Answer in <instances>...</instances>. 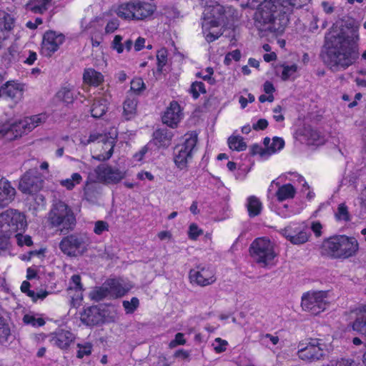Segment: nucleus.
I'll return each mask as SVG.
<instances>
[{
  "label": "nucleus",
  "mask_w": 366,
  "mask_h": 366,
  "mask_svg": "<svg viewBox=\"0 0 366 366\" xmlns=\"http://www.w3.org/2000/svg\"><path fill=\"white\" fill-rule=\"evenodd\" d=\"M109 295V290L104 282L102 286L96 287L93 291H92L89 296L92 300L99 302L107 297Z\"/></svg>",
  "instance_id": "obj_36"
},
{
  "label": "nucleus",
  "mask_w": 366,
  "mask_h": 366,
  "mask_svg": "<svg viewBox=\"0 0 366 366\" xmlns=\"http://www.w3.org/2000/svg\"><path fill=\"white\" fill-rule=\"evenodd\" d=\"M249 252L254 260L263 267H267L276 256L272 243L264 237L254 239L250 244Z\"/></svg>",
  "instance_id": "obj_7"
},
{
  "label": "nucleus",
  "mask_w": 366,
  "mask_h": 366,
  "mask_svg": "<svg viewBox=\"0 0 366 366\" xmlns=\"http://www.w3.org/2000/svg\"><path fill=\"white\" fill-rule=\"evenodd\" d=\"M16 189L7 180L0 179V208L8 206L14 199Z\"/></svg>",
  "instance_id": "obj_18"
},
{
  "label": "nucleus",
  "mask_w": 366,
  "mask_h": 366,
  "mask_svg": "<svg viewBox=\"0 0 366 366\" xmlns=\"http://www.w3.org/2000/svg\"><path fill=\"white\" fill-rule=\"evenodd\" d=\"M189 278L192 282H195L202 287L209 285L216 280L213 272L205 268H202L199 271L191 269Z\"/></svg>",
  "instance_id": "obj_17"
},
{
  "label": "nucleus",
  "mask_w": 366,
  "mask_h": 366,
  "mask_svg": "<svg viewBox=\"0 0 366 366\" xmlns=\"http://www.w3.org/2000/svg\"><path fill=\"white\" fill-rule=\"evenodd\" d=\"M6 136L11 134L13 137H9L8 139H12L21 137L23 134L29 132V124L27 123L26 119L19 120L18 122H7L2 124Z\"/></svg>",
  "instance_id": "obj_16"
},
{
  "label": "nucleus",
  "mask_w": 366,
  "mask_h": 366,
  "mask_svg": "<svg viewBox=\"0 0 366 366\" xmlns=\"http://www.w3.org/2000/svg\"><path fill=\"white\" fill-rule=\"evenodd\" d=\"M64 40V36L62 34H57L55 31H46L43 37L42 49L48 51V55L57 51L59 45Z\"/></svg>",
  "instance_id": "obj_13"
},
{
  "label": "nucleus",
  "mask_w": 366,
  "mask_h": 366,
  "mask_svg": "<svg viewBox=\"0 0 366 366\" xmlns=\"http://www.w3.org/2000/svg\"><path fill=\"white\" fill-rule=\"evenodd\" d=\"M122 36L120 35H116L112 44V47L117 50L119 54H121L124 51V45L122 43Z\"/></svg>",
  "instance_id": "obj_54"
},
{
  "label": "nucleus",
  "mask_w": 366,
  "mask_h": 366,
  "mask_svg": "<svg viewBox=\"0 0 366 366\" xmlns=\"http://www.w3.org/2000/svg\"><path fill=\"white\" fill-rule=\"evenodd\" d=\"M357 40L358 35L355 32L351 36L344 31L329 32L325 36V44L320 54L323 62L333 71L347 69L359 57Z\"/></svg>",
  "instance_id": "obj_1"
},
{
  "label": "nucleus",
  "mask_w": 366,
  "mask_h": 366,
  "mask_svg": "<svg viewBox=\"0 0 366 366\" xmlns=\"http://www.w3.org/2000/svg\"><path fill=\"white\" fill-rule=\"evenodd\" d=\"M190 92L193 98L196 99L199 97V93L205 94L207 92L204 83L202 81H194L191 85Z\"/></svg>",
  "instance_id": "obj_40"
},
{
  "label": "nucleus",
  "mask_w": 366,
  "mask_h": 366,
  "mask_svg": "<svg viewBox=\"0 0 366 366\" xmlns=\"http://www.w3.org/2000/svg\"><path fill=\"white\" fill-rule=\"evenodd\" d=\"M284 236L294 244H304L308 240L309 235L305 231H300L294 234L288 233V230L285 229L283 233Z\"/></svg>",
  "instance_id": "obj_32"
},
{
  "label": "nucleus",
  "mask_w": 366,
  "mask_h": 366,
  "mask_svg": "<svg viewBox=\"0 0 366 366\" xmlns=\"http://www.w3.org/2000/svg\"><path fill=\"white\" fill-rule=\"evenodd\" d=\"M358 249L359 244L355 237L336 235L323 242L322 254L332 259H347L355 256Z\"/></svg>",
  "instance_id": "obj_3"
},
{
  "label": "nucleus",
  "mask_w": 366,
  "mask_h": 366,
  "mask_svg": "<svg viewBox=\"0 0 366 366\" xmlns=\"http://www.w3.org/2000/svg\"><path fill=\"white\" fill-rule=\"evenodd\" d=\"M352 329L366 336V305L360 309L352 323Z\"/></svg>",
  "instance_id": "obj_26"
},
{
  "label": "nucleus",
  "mask_w": 366,
  "mask_h": 366,
  "mask_svg": "<svg viewBox=\"0 0 366 366\" xmlns=\"http://www.w3.org/2000/svg\"><path fill=\"white\" fill-rule=\"evenodd\" d=\"M90 244L91 239L86 233L76 232L64 237L59 248L67 256L79 257L87 252Z\"/></svg>",
  "instance_id": "obj_5"
},
{
  "label": "nucleus",
  "mask_w": 366,
  "mask_h": 366,
  "mask_svg": "<svg viewBox=\"0 0 366 366\" xmlns=\"http://www.w3.org/2000/svg\"><path fill=\"white\" fill-rule=\"evenodd\" d=\"M180 106L173 101L162 116V122L171 127L177 126L180 120Z\"/></svg>",
  "instance_id": "obj_19"
},
{
  "label": "nucleus",
  "mask_w": 366,
  "mask_h": 366,
  "mask_svg": "<svg viewBox=\"0 0 366 366\" xmlns=\"http://www.w3.org/2000/svg\"><path fill=\"white\" fill-rule=\"evenodd\" d=\"M135 0L124 3L119 6L117 14L119 17L125 20L134 19Z\"/></svg>",
  "instance_id": "obj_24"
},
{
  "label": "nucleus",
  "mask_w": 366,
  "mask_h": 366,
  "mask_svg": "<svg viewBox=\"0 0 366 366\" xmlns=\"http://www.w3.org/2000/svg\"><path fill=\"white\" fill-rule=\"evenodd\" d=\"M156 9L154 4L135 0V11L134 20H144L152 16Z\"/></svg>",
  "instance_id": "obj_20"
},
{
  "label": "nucleus",
  "mask_w": 366,
  "mask_h": 366,
  "mask_svg": "<svg viewBox=\"0 0 366 366\" xmlns=\"http://www.w3.org/2000/svg\"><path fill=\"white\" fill-rule=\"evenodd\" d=\"M222 35V32L214 33V32L209 31L206 35L205 39L208 43H210V42H212V41H215L216 39H217Z\"/></svg>",
  "instance_id": "obj_62"
},
{
  "label": "nucleus",
  "mask_w": 366,
  "mask_h": 366,
  "mask_svg": "<svg viewBox=\"0 0 366 366\" xmlns=\"http://www.w3.org/2000/svg\"><path fill=\"white\" fill-rule=\"evenodd\" d=\"M207 10L208 11L207 19H216L220 22H223L224 25L227 24L228 20L225 16V9L223 6L220 4L209 6Z\"/></svg>",
  "instance_id": "obj_25"
},
{
  "label": "nucleus",
  "mask_w": 366,
  "mask_h": 366,
  "mask_svg": "<svg viewBox=\"0 0 366 366\" xmlns=\"http://www.w3.org/2000/svg\"><path fill=\"white\" fill-rule=\"evenodd\" d=\"M283 71L282 73V79L284 81L287 80L290 76L295 73L297 69V66L296 64H292L291 66H285L283 65Z\"/></svg>",
  "instance_id": "obj_51"
},
{
  "label": "nucleus",
  "mask_w": 366,
  "mask_h": 366,
  "mask_svg": "<svg viewBox=\"0 0 366 366\" xmlns=\"http://www.w3.org/2000/svg\"><path fill=\"white\" fill-rule=\"evenodd\" d=\"M27 123L29 124V131H31L41 123L45 122L46 117L44 114L34 115L31 117H26Z\"/></svg>",
  "instance_id": "obj_41"
},
{
  "label": "nucleus",
  "mask_w": 366,
  "mask_h": 366,
  "mask_svg": "<svg viewBox=\"0 0 366 366\" xmlns=\"http://www.w3.org/2000/svg\"><path fill=\"white\" fill-rule=\"evenodd\" d=\"M285 146V141L282 138L274 137L272 139V143L269 147L267 148L269 154H274L277 150L282 149Z\"/></svg>",
  "instance_id": "obj_44"
},
{
  "label": "nucleus",
  "mask_w": 366,
  "mask_h": 366,
  "mask_svg": "<svg viewBox=\"0 0 366 366\" xmlns=\"http://www.w3.org/2000/svg\"><path fill=\"white\" fill-rule=\"evenodd\" d=\"M228 145L231 149L238 152L244 151L247 149V144L243 138L239 136H232L228 139Z\"/></svg>",
  "instance_id": "obj_35"
},
{
  "label": "nucleus",
  "mask_w": 366,
  "mask_h": 366,
  "mask_svg": "<svg viewBox=\"0 0 366 366\" xmlns=\"http://www.w3.org/2000/svg\"><path fill=\"white\" fill-rule=\"evenodd\" d=\"M335 366H355V364L353 360L342 359L337 362Z\"/></svg>",
  "instance_id": "obj_64"
},
{
  "label": "nucleus",
  "mask_w": 366,
  "mask_h": 366,
  "mask_svg": "<svg viewBox=\"0 0 366 366\" xmlns=\"http://www.w3.org/2000/svg\"><path fill=\"white\" fill-rule=\"evenodd\" d=\"M102 78L103 76L101 73L92 69H86L83 75L84 81L86 83L97 86L101 83Z\"/></svg>",
  "instance_id": "obj_31"
},
{
  "label": "nucleus",
  "mask_w": 366,
  "mask_h": 366,
  "mask_svg": "<svg viewBox=\"0 0 366 366\" xmlns=\"http://www.w3.org/2000/svg\"><path fill=\"white\" fill-rule=\"evenodd\" d=\"M185 343L186 340L184 338V334L178 332L176 334L174 340H172L169 345L170 347H174L179 345H184Z\"/></svg>",
  "instance_id": "obj_56"
},
{
  "label": "nucleus",
  "mask_w": 366,
  "mask_h": 366,
  "mask_svg": "<svg viewBox=\"0 0 366 366\" xmlns=\"http://www.w3.org/2000/svg\"><path fill=\"white\" fill-rule=\"evenodd\" d=\"M77 347L79 350L77 351L76 357L79 359L83 358L84 356H89L92 353V345L89 342L85 344H78Z\"/></svg>",
  "instance_id": "obj_46"
},
{
  "label": "nucleus",
  "mask_w": 366,
  "mask_h": 366,
  "mask_svg": "<svg viewBox=\"0 0 366 366\" xmlns=\"http://www.w3.org/2000/svg\"><path fill=\"white\" fill-rule=\"evenodd\" d=\"M157 71L159 72L162 71V68L166 65L167 61V51L165 49H162L157 51Z\"/></svg>",
  "instance_id": "obj_42"
},
{
  "label": "nucleus",
  "mask_w": 366,
  "mask_h": 366,
  "mask_svg": "<svg viewBox=\"0 0 366 366\" xmlns=\"http://www.w3.org/2000/svg\"><path fill=\"white\" fill-rule=\"evenodd\" d=\"M23 86L14 81H7L0 87V97L12 100L20 99L22 97Z\"/></svg>",
  "instance_id": "obj_15"
},
{
  "label": "nucleus",
  "mask_w": 366,
  "mask_h": 366,
  "mask_svg": "<svg viewBox=\"0 0 366 366\" xmlns=\"http://www.w3.org/2000/svg\"><path fill=\"white\" fill-rule=\"evenodd\" d=\"M197 143V134H191L185 139L182 144L177 145L174 149V163L182 169L187 167V162L192 157V152Z\"/></svg>",
  "instance_id": "obj_8"
},
{
  "label": "nucleus",
  "mask_w": 366,
  "mask_h": 366,
  "mask_svg": "<svg viewBox=\"0 0 366 366\" xmlns=\"http://www.w3.org/2000/svg\"><path fill=\"white\" fill-rule=\"evenodd\" d=\"M49 220L53 227H59L61 232L74 229L76 218L71 209L64 202H55L49 213Z\"/></svg>",
  "instance_id": "obj_4"
},
{
  "label": "nucleus",
  "mask_w": 366,
  "mask_h": 366,
  "mask_svg": "<svg viewBox=\"0 0 366 366\" xmlns=\"http://www.w3.org/2000/svg\"><path fill=\"white\" fill-rule=\"evenodd\" d=\"M139 301L137 297H132L131 301H123V307H124L127 314L133 313L138 307Z\"/></svg>",
  "instance_id": "obj_47"
},
{
  "label": "nucleus",
  "mask_w": 366,
  "mask_h": 366,
  "mask_svg": "<svg viewBox=\"0 0 366 366\" xmlns=\"http://www.w3.org/2000/svg\"><path fill=\"white\" fill-rule=\"evenodd\" d=\"M51 0H29L26 4V9L34 14H43L48 9Z\"/></svg>",
  "instance_id": "obj_28"
},
{
  "label": "nucleus",
  "mask_w": 366,
  "mask_h": 366,
  "mask_svg": "<svg viewBox=\"0 0 366 366\" xmlns=\"http://www.w3.org/2000/svg\"><path fill=\"white\" fill-rule=\"evenodd\" d=\"M163 14L169 19H177L180 16V11L174 6H166L163 9Z\"/></svg>",
  "instance_id": "obj_50"
},
{
  "label": "nucleus",
  "mask_w": 366,
  "mask_h": 366,
  "mask_svg": "<svg viewBox=\"0 0 366 366\" xmlns=\"http://www.w3.org/2000/svg\"><path fill=\"white\" fill-rule=\"evenodd\" d=\"M268 126V122L265 119H259L256 124L252 125V129L254 130H264Z\"/></svg>",
  "instance_id": "obj_60"
},
{
  "label": "nucleus",
  "mask_w": 366,
  "mask_h": 366,
  "mask_svg": "<svg viewBox=\"0 0 366 366\" xmlns=\"http://www.w3.org/2000/svg\"><path fill=\"white\" fill-rule=\"evenodd\" d=\"M119 25V23L118 19H112L107 23L105 27V31L107 33H112L118 29Z\"/></svg>",
  "instance_id": "obj_57"
},
{
  "label": "nucleus",
  "mask_w": 366,
  "mask_h": 366,
  "mask_svg": "<svg viewBox=\"0 0 366 366\" xmlns=\"http://www.w3.org/2000/svg\"><path fill=\"white\" fill-rule=\"evenodd\" d=\"M327 292L318 291L307 293L302 298L301 306L305 311L310 312L312 315H318L326 309Z\"/></svg>",
  "instance_id": "obj_9"
},
{
  "label": "nucleus",
  "mask_w": 366,
  "mask_h": 366,
  "mask_svg": "<svg viewBox=\"0 0 366 366\" xmlns=\"http://www.w3.org/2000/svg\"><path fill=\"white\" fill-rule=\"evenodd\" d=\"M104 315L98 306H92L81 313V321L86 325H97L104 323Z\"/></svg>",
  "instance_id": "obj_14"
},
{
  "label": "nucleus",
  "mask_w": 366,
  "mask_h": 366,
  "mask_svg": "<svg viewBox=\"0 0 366 366\" xmlns=\"http://www.w3.org/2000/svg\"><path fill=\"white\" fill-rule=\"evenodd\" d=\"M23 322L26 325H31L34 327H41L45 324L43 318H36L34 316L28 314L24 316Z\"/></svg>",
  "instance_id": "obj_45"
},
{
  "label": "nucleus",
  "mask_w": 366,
  "mask_h": 366,
  "mask_svg": "<svg viewBox=\"0 0 366 366\" xmlns=\"http://www.w3.org/2000/svg\"><path fill=\"white\" fill-rule=\"evenodd\" d=\"M107 110V100L100 99L94 102L91 109V114L94 118H100L106 113Z\"/></svg>",
  "instance_id": "obj_30"
},
{
  "label": "nucleus",
  "mask_w": 366,
  "mask_h": 366,
  "mask_svg": "<svg viewBox=\"0 0 366 366\" xmlns=\"http://www.w3.org/2000/svg\"><path fill=\"white\" fill-rule=\"evenodd\" d=\"M302 3L301 0H264L255 12V21L265 26L262 30L281 34L289 22L286 9L301 8Z\"/></svg>",
  "instance_id": "obj_2"
},
{
  "label": "nucleus",
  "mask_w": 366,
  "mask_h": 366,
  "mask_svg": "<svg viewBox=\"0 0 366 366\" xmlns=\"http://www.w3.org/2000/svg\"><path fill=\"white\" fill-rule=\"evenodd\" d=\"M74 337L71 332L67 330H59L52 337L51 342L61 349H66Z\"/></svg>",
  "instance_id": "obj_21"
},
{
  "label": "nucleus",
  "mask_w": 366,
  "mask_h": 366,
  "mask_svg": "<svg viewBox=\"0 0 366 366\" xmlns=\"http://www.w3.org/2000/svg\"><path fill=\"white\" fill-rule=\"evenodd\" d=\"M27 225L24 213L14 209H8L0 214V228L5 226L13 231L24 229Z\"/></svg>",
  "instance_id": "obj_11"
},
{
  "label": "nucleus",
  "mask_w": 366,
  "mask_h": 366,
  "mask_svg": "<svg viewBox=\"0 0 366 366\" xmlns=\"http://www.w3.org/2000/svg\"><path fill=\"white\" fill-rule=\"evenodd\" d=\"M44 181L37 169H29L21 177L19 189L24 194H33L43 187Z\"/></svg>",
  "instance_id": "obj_10"
},
{
  "label": "nucleus",
  "mask_w": 366,
  "mask_h": 366,
  "mask_svg": "<svg viewBox=\"0 0 366 366\" xmlns=\"http://www.w3.org/2000/svg\"><path fill=\"white\" fill-rule=\"evenodd\" d=\"M100 194V187L96 183L87 184L84 187V196L89 202H95Z\"/></svg>",
  "instance_id": "obj_33"
},
{
  "label": "nucleus",
  "mask_w": 366,
  "mask_h": 366,
  "mask_svg": "<svg viewBox=\"0 0 366 366\" xmlns=\"http://www.w3.org/2000/svg\"><path fill=\"white\" fill-rule=\"evenodd\" d=\"M336 217L339 220L349 221L350 215L347 207L345 204H340L338 206Z\"/></svg>",
  "instance_id": "obj_49"
},
{
  "label": "nucleus",
  "mask_w": 366,
  "mask_h": 366,
  "mask_svg": "<svg viewBox=\"0 0 366 366\" xmlns=\"http://www.w3.org/2000/svg\"><path fill=\"white\" fill-rule=\"evenodd\" d=\"M172 136V132L167 128L158 129L153 134L154 143L159 147H168Z\"/></svg>",
  "instance_id": "obj_22"
},
{
  "label": "nucleus",
  "mask_w": 366,
  "mask_h": 366,
  "mask_svg": "<svg viewBox=\"0 0 366 366\" xmlns=\"http://www.w3.org/2000/svg\"><path fill=\"white\" fill-rule=\"evenodd\" d=\"M222 35V32L214 33V32L209 31L206 35L205 39L208 43H210V42H212V41H215L216 39H217Z\"/></svg>",
  "instance_id": "obj_61"
},
{
  "label": "nucleus",
  "mask_w": 366,
  "mask_h": 366,
  "mask_svg": "<svg viewBox=\"0 0 366 366\" xmlns=\"http://www.w3.org/2000/svg\"><path fill=\"white\" fill-rule=\"evenodd\" d=\"M109 229V224L104 221H97L95 222V227L94 232L97 234H101L104 231H107Z\"/></svg>",
  "instance_id": "obj_55"
},
{
  "label": "nucleus",
  "mask_w": 366,
  "mask_h": 366,
  "mask_svg": "<svg viewBox=\"0 0 366 366\" xmlns=\"http://www.w3.org/2000/svg\"><path fill=\"white\" fill-rule=\"evenodd\" d=\"M71 282L74 285V287H69V289H74L76 290H82V285L81 283V277L79 274H74L71 277Z\"/></svg>",
  "instance_id": "obj_59"
},
{
  "label": "nucleus",
  "mask_w": 366,
  "mask_h": 366,
  "mask_svg": "<svg viewBox=\"0 0 366 366\" xmlns=\"http://www.w3.org/2000/svg\"><path fill=\"white\" fill-rule=\"evenodd\" d=\"M146 86L142 78H135L131 81V90L137 94H140Z\"/></svg>",
  "instance_id": "obj_48"
},
{
  "label": "nucleus",
  "mask_w": 366,
  "mask_h": 366,
  "mask_svg": "<svg viewBox=\"0 0 366 366\" xmlns=\"http://www.w3.org/2000/svg\"><path fill=\"white\" fill-rule=\"evenodd\" d=\"M204 21L202 22V29L204 32L209 31L213 27H217L223 24V22H220V21L216 19H207V14H204Z\"/></svg>",
  "instance_id": "obj_43"
},
{
  "label": "nucleus",
  "mask_w": 366,
  "mask_h": 366,
  "mask_svg": "<svg viewBox=\"0 0 366 366\" xmlns=\"http://www.w3.org/2000/svg\"><path fill=\"white\" fill-rule=\"evenodd\" d=\"M297 348L298 357L309 362L323 359L327 350V345L320 339H310L309 342H300Z\"/></svg>",
  "instance_id": "obj_6"
},
{
  "label": "nucleus",
  "mask_w": 366,
  "mask_h": 366,
  "mask_svg": "<svg viewBox=\"0 0 366 366\" xmlns=\"http://www.w3.org/2000/svg\"><path fill=\"white\" fill-rule=\"evenodd\" d=\"M251 154L252 155L259 154L261 157L269 155L267 148L263 149L258 144H254L251 147Z\"/></svg>",
  "instance_id": "obj_53"
},
{
  "label": "nucleus",
  "mask_w": 366,
  "mask_h": 366,
  "mask_svg": "<svg viewBox=\"0 0 366 366\" xmlns=\"http://www.w3.org/2000/svg\"><path fill=\"white\" fill-rule=\"evenodd\" d=\"M137 105V101L134 99H127L124 102V113L127 119H129L135 113Z\"/></svg>",
  "instance_id": "obj_38"
},
{
  "label": "nucleus",
  "mask_w": 366,
  "mask_h": 366,
  "mask_svg": "<svg viewBox=\"0 0 366 366\" xmlns=\"http://www.w3.org/2000/svg\"><path fill=\"white\" fill-rule=\"evenodd\" d=\"M311 229L315 234L316 237H320L321 235L322 224L319 222H312Z\"/></svg>",
  "instance_id": "obj_63"
},
{
  "label": "nucleus",
  "mask_w": 366,
  "mask_h": 366,
  "mask_svg": "<svg viewBox=\"0 0 366 366\" xmlns=\"http://www.w3.org/2000/svg\"><path fill=\"white\" fill-rule=\"evenodd\" d=\"M279 186V189L276 192V196L279 202H282L287 199L294 198L296 194V189L291 184H286L280 186L279 183H275Z\"/></svg>",
  "instance_id": "obj_27"
},
{
  "label": "nucleus",
  "mask_w": 366,
  "mask_h": 366,
  "mask_svg": "<svg viewBox=\"0 0 366 366\" xmlns=\"http://www.w3.org/2000/svg\"><path fill=\"white\" fill-rule=\"evenodd\" d=\"M106 285L109 290V294L115 295L117 297L124 296L129 290L125 287L121 280L117 279H109L106 282Z\"/></svg>",
  "instance_id": "obj_23"
},
{
  "label": "nucleus",
  "mask_w": 366,
  "mask_h": 366,
  "mask_svg": "<svg viewBox=\"0 0 366 366\" xmlns=\"http://www.w3.org/2000/svg\"><path fill=\"white\" fill-rule=\"evenodd\" d=\"M247 208L250 217H254L261 213L262 206L259 199L255 196H251L247 199Z\"/></svg>",
  "instance_id": "obj_29"
},
{
  "label": "nucleus",
  "mask_w": 366,
  "mask_h": 366,
  "mask_svg": "<svg viewBox=\"0 0 366 366\" xmlns=\"http://www.w3.org/2000/svg\"><path fill=\"white\" fill-rule=\"evenodd\" d=\"M202 233L203 231L199 229L196 224L193 223L190 224L188 234L191 239L196 240L199 235L202 234Z\"/></svg>",
  "instance_id": "obj_52"
},
{
  "label": "nucleus",
  "mask_w": 366,
  "mask_h": 366,
  "mask_svg": "<svg viewBox=\"0 0 366 366\" xmlns=\"http://www.w3.org/2000/svg\"><path fill=\"white\" fill-rule=\"evenodd\" d=\"M94 172L98 181L107 184H116L124 177V172L107 164L99 165Z\"/></svg>",
  "instance_id": "obj_12"
},
{
  "label": "nucleus",
  "mask_w": 366,
  "mask_h": 366,
  "mask_svg": "<svg viewBox=\"0 0 366 366\" xmlns=\"http://www.w3.org/2000/svg\"><path fill=\"white\" fill-rule=\"evenodd\" d=\"M18 57L19 51L14 46L9 47L7 51H6L2 56L4 61L6 64H10L12 62L18 61Z\"/></svg>",
  "instance_id": "obj_37"
},
{
  "label": "nucleus",
  "mask_w": 366,
  "mask_h": 366,
  "mask_svg": "<svg viewBox=\"0 0 366 366\" xmlns=\"http://www.w3.org/2000/svg\"><path fill=\"white\" fill-rule=\"evenodd\" d=\"M117 135V129H112L107 134H100L99 142H102L107 147H109V149H112L113 152Z\"/></svg>",
  "instance_id": "obj_34"
},
{
  "label": "nucleus",
  "mask_w": 366,
  "mask_h": 366,
  "mask_svg": "<svg viewBox=\"0 0 366 366\" xmlns=\"http://www.w3.org/2000/svg\"><path fill=\"white\" fill-rule=\"evenodd\" d=\"M56 97L66 104L72 103L74 101L73 93L67 88H63L59 90L56 94Z\"/></svg>",
  "instance_id": "obj_39"
},
{
  "label": "nucleus",
  "mask_w": 366,
  "mask_h": 366,
  "mask_svg": "<svg viewBox=\"0 0 366 366\" xmlns=\"http://www.w3.org/2000/svg\"><path fill=\"white\" fill-rule=\"evenodd\" d=\"M215 342L217 343L216 345H214V350L217 352H222L225 351L226 350V345H227V342L226 340H223L221 338H216Z\"/></svg>",
  "instance_id": "obj_58"
}]
</instances>
